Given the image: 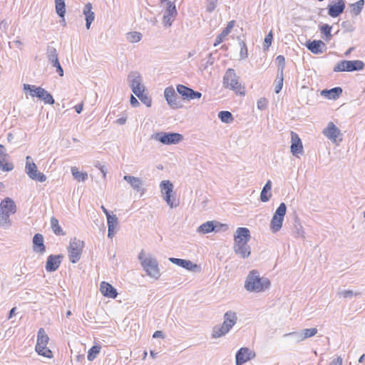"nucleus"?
I'll use <instances>...</instances> for the list:
<instances>
[{"label":"nucleus","instance_id":"obj_1","mask_svg":"<svg viewBox=\"0 0 365 365\" xmlns=\"http://www.w3.org/2000/svg\"><path fill=\"white\" fill-rule=\"evenodd\" d=\"M251 238L250 232L247 227H238L234 236L235 252L242 258H247L251 254L248 242Z\"/></svg>","mask_w":365,"mask_h":365},{"label":"nucleus","instance_id":"obj_2","mask_svg":"<svg viewBox=\"0 0 365 365\" xmlns=\"http://www.w3.org/2000/svg\"><path fill=\"white\" fill-rule=\"evenodd\" d=\"M271 285L270 281L268 278L260 277L257 270L253 269L248 274L245 283V288L251 292H262L269 288Z\"/></svg>","mask_w":365,"mask_h":365},{"label":"nucleus","instance_id":"obj_3","mask_svg":"<svg viewBox=\"0 0 365 365\" xmlns=\"http://www.w3.org/2000/svg\"><path fill=\"white\" fill-rule=\"evenodd\" d=\"M237 320V317L235 312L232 311L227 312L224 314V322L222 324L220 327L215 326L213 327L212 337L215 339L219 338L228 333L236 324Z\"/></svg>","mask_w":365,"mask_h":365},{"label":"nucleus","instance_id":"obj_4","mask_svg":"<svg viewBox=\"0 0 365 365\" xmlns=\"http://www.w3.org/2000/svg\"><path fill=\"white\" fill-rule=\"evenodd\" d=\"M223 86L234 91L237 94L245 95L244 88L239 82V77L232 68H229L223 77Z\"/></svg>","mask_w":365,"mask_h":365},{"label":"nucleus","instance_id":"obj_5","mask_svg":"<svg viewBox=\"0 0 365 365\" xmlns=\"http://www.w3.org/2000/svg\"><path fill=\"white\" fill-rule=\"evenodd\" d=\"M160 5L165 6L163 11V24L164 26L170 27L178 15L175 4L169 0H160Z\"/></svg>","mask_w":365,"mask_h":365},{"label":"nucleus","instance_id":"obj_6","mask_svg":"<svg viewBox=\"0 0 365 365\" xmlns=\"http://www.w3.org/2000/svg\"><path fill=\"white\" fill-rule=\"evenodd\" d=\"M152 138L163 145H175L183 140L182 135L178 133L158 132L153 134Z\"/></svg>","mask_w":365,"mask_h":365},{"label":"nucleus","instance_id":"obj_7","mask_svg":"<svg viewBox=\"0 0 365 365\" xmlns=\"http://www.w3.org/2000/svg\"><path fill=\"white\" fill-rule=\"evenodd\" d=\"M364 63L360 60H343L336 64L333 68V71L334 72H351L356 71H361L364 68Z\"/></svg>","mask_w":365,"mask_h":365},{"label":"nucleus","instance_id":"obj_8","mask_svg":"<svg viewBox=\"0 0 365 365\" xmlns=\"http://www.w3.org/2000/svg\"><path fill=\"white\" fill-rule=\"evenodd\" d=\"M287 212L285 203L282 202L274 212L270 222V230L273 233L280 230L282 227L284 216Z\"/></svg>","mask_w":365,"mask_h":365},{"label":"nucleus","instance_id":"obj_9","mask_svg":"<svg viewBox=\"0 0 365 365\" xmlns=\"http://www.w3.org/2000/svg\"><path fill=\"white\" fill-rule=\"evenodd\" d=\"M83 247V241L78 240L76 237L71 239L68 251L69 259L72 263H76L79 261Z\"/></svg>","mask_w":365,"mask_h":365},{"label":"nucleus","instance_id":"obj_10","mask_svg":"<svg viewBox=\"0 0 365 365\" xmlns=\"http://www.w3.org/2000/svg\"><path fill=\"white\" fill-rule=\"evenodd\" d=\"M26 160L25 172L28 176L34 180L41 182H45L46 180V176L43 173L38 171L37 166L35 163L32 161L31 157L27 156Z\"/></svg>","mask_w":365,"mask_h":365},{"label":"nucleus","instance_id":"obj_11","mask_svg":"<svg viewBox=\"0 0 365 365\" xmlns=\"http://www.w3.org/2000/svg\"><path fill=\"white\" fill-rule=\"evenodd\" d=\"M147 275L155 279L160 277V268L157 259L154 257H148L143 261L142 265Z\"/></svg>","mask_w":365,"mask_h":365},{"label":"nucleus","instance_id":"obj_12","mask_svg":"<svg viewBox=\"0 0 365 365\" xmlns=\"http://www.w3.org/2000/svg\"><path fill=\"white\" fill-rule=\"evenodd\" d=\"M322 133L332 143L341 142L342 133L333 122H329L327 126L324 128Z\"/></svg>","mask_w":365,"mask_h":365},{"label":"nucleus","instance_id":"obj_13","mask_svg":"<svg viewBox=\"0 0 365 365\" xmlns=\"http://www.w3.org/2000/svg\"><path fill=\"white\" fill-rule=\"evenodd\" d=\"M164 96L168 104L172 108H182V105L181 101L175 93V89L172 87H167L164 91Z\"/></svg>","mask_w":365,"mask_h":365},{"label":"nucleus","instance_id":"obj_14","mask_svg":"<svg viewBox=\"0 0 365 365\" xmlns=\"http://www.w3.org/2000/svg\"><path fill=\"white\" fill-rule=\"evenodd\" d=\"M177 92L182 96L183 100L190 101L200 98L202 96V93L200 92L195 91L193 89L181 84L177 86Z\"/></svg>","mask_w":365,"mask_h":365},{"label":"nucleus","instance_id":"obj_15","mask_svg":"<svg viewBox=\"0 0 365 365\" xmlns=\"http://www.w3.org/2000/svg\"><path fill=\"white\" fill-rule=\"evenodd\" d=\"M255 354L249 348H240L236 353L235 363L236 365H242L247 361L255 358Z\"/></svg>","mask_w":365,"mask_h":365},{"label":"nucleus","instance_id":"obj_16","mask_svg":"<svg viewBox=\"0 0 365 365\" xmlns=\"http://www.w3.org/2000/svg\"><path fill=\"white\" fill-rule=\"evenodd\" d=\"M169 260L172 263H173L179 267H181L182 268H185V269H187L188 271L197 272H200V270L199 266L197 264H194L193 262H192L190 260H188V259L170 257V258H169Z\"/></svg>","mask_w":365,"mask_h":365},{"label":"nucleus","instance_id":"obj_17","mask_svg":"<svg viewBox=\"0 0 365 365\" xmlns=\"http://www.w3.org/2000/svg\"><path fill=\"white\" fill-rule=\"evenodd\" d=\"M291 153L294 156H298L299 154L303 153V145L301 139L299 135L294 133L291 132Z\"/></svg>","mask_w":365,"mask_h":365},{"label":"nucleus","instance_id":"obj_18","mask_svg":"<svg viewBox=\"0 0 365 365\" xmlns=\"http://www.w3.org/2000/svg\"><path fill=\"white\" fill-rule=\"evenodd\" d=\"M345 7L346 5L344 0H337L336 4L328 6V14L332 18L338 17L344 12Z\"/></svg>","mask_w":365,"mask_h":365},{"label":"nucleus","instance_id":"obj_19","mask_svg":"<svg viewBox=\"0 0 365 365\" xmlns=\"http://www.w3.org/2000/svg\"><path fill=\"white\" fill-rule=\"evenodd\" d=\"M63 257L60 255H51L48 257L46 264V269L47 272H55L58 269L61 264V259Z\"/></svg>","mask_w":365,"mask_h":365},{"label":"nucleus","instance_id":"obj_20","mask_svg":"<svg viewBox=\"0 0 365 365\" xmlns=\"http://www.w3.org/2000/svg\"><path fill=\"white\" fill-rule=\"evenodd\" d=\"M306 46L312 53L314 54H321L326 48V44L321 40L308 41Z\"/></svg>","mask_w":365,"mask_h":365},{"label":"nucleus","instance_id":"obj_21","mask_svg":"<svg viewBox=\"0 0 365 365\" xmlns=\"http://www.w3.org/2000/svg\"><path fill=\"white\" fill-rule=\"evenodd\" d=\"M101 294L106 297L115 299L118 295L117 290L109 283L102 282L100 286Z\"/></svg>","mask_w":365,"mask_h":365},{"label":"nucleus","instance_id":"obj_22","mask_svg":"<svg viewBox=\"0 0 365 365\" xmlns=\"http://www.w3.org/2000/svg\"><path fill=\"white\" fill-rule=\"evenodd\" d=\"M33 250L35 252L43 254L46 251L43 242V237L41 234L37 233L33 237Z\"/></svg>","mask_w":365,"mask_h":365},{"label":"nucleus","instance_id":"obj_23","mask_svg":"<svg viewBox=\"0 0 365 365\" xmlns=\"http://www.w3.org/2000/svg\"><path fill=\"white\" fill-rule=\"evenodd\" d=\"M92 4L91 3H87L84 6L83 13L85 16L86 19V26L87 29H89L91 27V23L95 19V14L92 11Z\"/></svg>","mask_w":365,"mask_h":365},{"label":"nucleus","instance_id":"obj_24","mask_svg":"<svg viewBox=\"0 0 365 365\" xmlns=\"http://www.w3.org/2000/svg\"><path fill=\"white\" fill-rule=\"evenodd\" d=\"M123 180L129 183L132 188L136 192H140L141 190L143 182L140 178L131 175H124Z\"/></svg>","mask_w":365,"mask_h":365},{"label":"nucleus","instance_id":"obj_25","mask_svg":"<svg viewBox=\"0 0 365 365\" xmlns=\"http://www.w3.org/2000/svg\"><path fill=\"white\" fill-rule=\"evenodd\" d=\"M108 237L113 238L115 233V228L118 224V220L115 215H111L107 217Z\"/></svg>","mask_w":365,"mask_h":365},{"label":"nucleus","instance_id":"obj_26","mask_svg":"<svg viewBox=\"0 0 365 365\" xmlns=\"http://www.w3.org/2000/svg\"><path fill=\"white\" fill-rule=\"evenodd\" d=\"M0 209L6 210L10 214H14L16 212V206L14 201L10 197H6L0 203Z\"/></svg>","mask_w":365,"mask_h":365},{"label":"nucleus","instance_id":"obj_27","mask_svg":"<svg viewBox=\"0 0 365 365\" xmlns=\"http://www.w3.org/2000/svg\"><path fill=\"white\" fill-rule=\"evenodd\" d=\"M8 154L6 152L4 146L0 144V169L4 172H9L14 169L13 164H3Z\"/></svg>","mask_w":365,"mask_h":365},{"label":"nucleus","instance_id":"obj_28","mask_svg":"<svg viewBox=\"0 0 365 365\" xmlns=\"http://www.w3.org/2000/svg\"><path fill=\"white\" fill-rule=\"evenodd\" d=\"M48 341H49V337L46 334L44 329L40 328L38 331L37 343H36V347L37 349H40V348L43 349V346L47 347Z\"/></svg>","mask_w":365,"mask_h":365},{"label":"nucleus","instance_id":"obj_29","mask_svg":"<svg viewBox=\"0 0 365 365\" xmlns=\"http://www.w3.org/2000/svg\"><path fill=\"white\" fill-rule=\"evenodd\" d=\"M342 93V88L340 87H335L331 89H324L321 91V95L328 99H336Z\"/></svg>","mask_w":365,"mask_h":365},{"label":"nucleus","instance_id":"obj_30","mask_svg":"<svg viewBox=\"0 0 365 365\" xmlns=\"http://www.w3.org/2000/svg\"><path fill=\"white\" fill-rule=\"evenodd\" d=\"M234 21H230L223 31L216 37L214 46H217L223 41L225 38L231 32L234 26Z\"/></svg>","mask_w":365,"mask_h":365},{"label":"nucleus","instance_id":"obj_31","mask_svg":"<svg viewBox=\"0 0 365 365\" xmlns=\"http://www.w3.org/2000/svg\"><path fill=\"white\" fill-rule=\"evenodd\" d=\"M272 190V182L271 180H267L265 185H264L261 193H260V200L263 202H266L269 200L272 197L271 193Z\"/></svg>","mask_w":365,"mask_h":365},{"label":"nucleus","instance_id":"obj_32","mask_svg":"<svg viewBox=\"0 0 365 365\" xmlns=\"http://www.w3.org/2000/svg\"><path fill=\"white\" fill-rule=\"evenodd\" d=\"M128 81L130 82V86L131 89L133 88L139 87L142 86V78L138 72L132 71L128 74Z\"/></svg>","mask_w":365,"mask_h":365},{"label":"nucleus","instance_id":"obj_33","mask_svg":"<svg viewBox=\"0 0 365 365\" xmlns=\"http://www.w3.org/2000/svg\"><path fill=\"white\" fill-rule=\"evenodd\" d=\"M216 230L215 221H207L202 223L197 228V232L202 234H207Z\"/></svg>","mask_w":365,"mask_h":365},{"label":"nucleus","instance_id":"obj_34","mask_svg":"<svg viewBox=\"0 0 365 365\" xmlns=\"http://www.w3.org/2000/svg\"><path fill=\"white\" fill-rule=\"evenodd\" d=\"M37 98L41 101H43L45 104L53 105L55 103V101L52 96V95L46 91L44 88H41V93L38 94Z\"/></svg>","mask_w":365,"mask_h":365},{"label":"nucleus","instance_id":"obj_35","mask_svg":"<svg viewBox=\"0 0 365 365\" xmlns=\"http://www.w3.org/2000/svg\"><path fill=\"white\" fill-rule=\"evenodd\" d=\"M10 213L6 210L0 209V226L4 228H8L11 226Z\"/></svg>","mask_w":365,"mask_h":365},{"label":"nucleus","instance_id":"obj_36","mask_svg":"<svg viewBox=\"0 0 365 365\" xmlns=\"http://www.w3.org/2000/svg\"><path fill=\"white\" fill-rule=\"evenodd\" d=\"M46 56L48 61L53 64L58 61V53L56 49L51 46H48L46 48Z\"/></svg>","mask_w":365,"mask_h":365},{"label":"nucleus","instance_id":"obj_37","mask_svg":"<svg viewBox=\"0 0 365 365\" xmlns=\"http://www.w3.org/2000/svg\"><path fill=\"white\" fill-rule=\"evenodd\" d=\"M23 87H24V91L25 92L29 91V94L31 97H36V98H38V96H39L38 94L41 93V91L42 88L41 87H37L34 85L26 84V83H24L23 85Z\"/></svg>","mask_w":365,"mask_h":365},{"label":"nucleus","instance_id":"obj_38","mask_svg":"<svg viewBox=\"0 0 365 365\" xmlns=\"http://www.w3.org/2000/svg\"><path fill=\"white\" fill-rule=\"evenodd\" d=\"M160 187L163 195L171 194L173 190V185L169 180H163L160 184Z\"/></svg>","mask_w":365,"mask_h":365},{"label":"nucleus","instance_id":"obj_39","mask_svg":"<svg viewBox=\"0 0 365 365\" xmlns=\"http://www.w3.org/2000/svg\"><path fill=\"white\" fill-rule=\"evenodd\" d=\"M71 173L74 179L78 182H84L88 179L87 173L80 172L76 167L71 168Z\"/></svg>","mask_w":365,"mask_h":365},{"label":"nucleus","instance_id":"obj_40","mask_svg":"<svg viewBox=\"0 0 365 365\" xmlns=\"http://www.w3.org/2000/svg\"><path fill=\"white\" fill-rule=\"evenodd\" d=\"M51 225L53 232L56 235H65V233L63 232L61 226L59 225L58 220L56 217H51Z\"/></svg>","mask_w":365,"mask_h":365},{"label":"nucleus","instance_id":"obj_41","mask_svg":"<svg viewBox=\"0 0 365 365\" xmlns=\"http://www.w3.org/2000/svg\"><path fill=\"white\" fill-rule=\"evenodd\" d=\"M55 7L57 14L63 18L66 13V5L64 0L55 1Z\"/></svg>","mask_w":365,"mask_h":365},{"label":"nucleus","instance_id":"obj_42","mask_svg":"<svg viewBox=\"0 0 365 365\" xmlns=\"http://www.w3.org/2000/svg\"><path fill=\"white\" fill-rule=\"evenodd\" d=\"M218 118L222 122L225 123H230L234 120L232 114L230 111L227 110L220 111L218 113Z\"/></svg>","mask_w":365,"mask_h":365},{"label":"nucleus","instance_id":"obj_43","mask_svg":"<svg viewBox=\"0 0 365 365\" xmlns=\"http://www.w3.org/2000/svg\"><path fill=\"white\" fill-rule=\"evenodd\" d=\"M331 29L332 26L327 24L322 25L319 28L321 33L325 36L324 38L326 41L331 40L332 38V35L331 34Z\"/></svg>","mask_w":365,"mask_h":365},{"label":"nucleus","instance_id":"obj_44","mask_svg":"<svg viewBox=\"0 0 365 365\" xmlns=\"http://www.w3.org/2000/svg\"><path fill=\"white\" fill-rule=\"evenodd\" d=\"M364 5V0H359L354 4H351L350 6L351 7V13L354 16H358L361 12L363 7Z\"/></svg>","mask_w":365,"mask_h":365},{"label":"nucleus","instance_id":"obj_45","mask_svg":"<svg viewBox=\"0 0 365 365\" xmlns=\"http://www.w3.org/2000/svg\"><path fill=\"white\" fill-rule=\"evenodd\" d=\"M283 336L285 338L291 337L292 339V341L295 342V343H299V342L304 341L302 334L300 331L287 333V334H284Z\"/></svg>","mask_w":365,"mask_h":365},{"label":"nucleus","instance_id":"obj_46","mask_svg":"<svg viewBox=\"0 0 365 365\" xmlns=\"http://www.w3.org/2000/svg\"><path fill=\"white\" fill-rule=\"evenodd\" d=\"M293 235L297 238H299V237L304 238V231L303 227L298 222H296L294 224V230H293Z\"/></svg>","mask_w":365,"mask_h":365},{"label":"nucleus","instance_id":"obj_47","mask_svg":"<svg viewBox=\"0 0 365 365\" xmlns=\"http://www.w3.org/2000/svg\"><path fill=\"white\" fill-rule=\"evenodd\" d=\"M126 38L130 43H137L141 40L142 34L140 32L132 31L127 34Z\"/></svg>","mask_w":365,"mask_h":365},{"label":"nucleus","instance_id":"obj_48","mask_svg":"<svg viewBox=\"0 0 365 365\" xmlns=\"http://www.w3.org/2000/svg\"><path fill=\"white\" fill-rule=\"evenodd\" d=\"M283 81L284 73H277L274 86V91L276 93H279L281 91L283 86Z\"/></svg>","mask_w":365,"mask_h":365},{"label":"nucleus","instance_id":"obj_49","mask_svg":"<svg viewBox=\"0 0 365 365\" xmlns=\"http://www.w3.org/2000/svg\"><path fill=\"white\" fill-rule=\"evenodd\" d=\"M302 334V337H303V340H305L308 338H310V337H312L314 336V335H316L317 334V328H309V329H304L300 331Z\"/></svg>","mask_w":365,"mask_h":365},{"label":"nucleus","instance_id":"obj_50","mask_svg":"<svg viewBox=\"0 0 365 365\" xmlns=\"http://www.w3.org/2000/svg\"><path fill=\"white\" fill-rule=\"evenodd\" d=\"M277 63V73H284L285 67V58L282 55H279L276 58Z\"/></svg>","mask_w":365,"mask_h":365},{"label":"nucleus","instance_id":"obj_51","mask_svg":"<svg viewBox=\"0 0 365 365\" xmlns=\"http://www.w3.org/2000/svg\"><path fill=\"white\" fill-rule=\"evenodd\" d=\"M101 347L98 346H92L88 353V360L93 361L100 352Z\"/></svg>","mask_w":365,"mask_h":365},{"label":"nucleus","instance_id":"obj_52","mask_svg":"<svg viewBox=\"0 0 365 365\" xmlns=\"http://www.w3.org/2000/svg\"><path fill=\"white\" fill-rule=\"evenodd\" d=\"M35 349H36V351L38 353V354H39L41 356H43L48 359H51L53 357L52 351L48 347L43 346V349H42V348L37 349L36 347Z\"/></svg>","mask_w":365,"mask_h":365},{"label":"nucleus","instance_id":"obj_53","mask_svg":"<svg viewBox=\"0 0 365 365\" xmlns=\"http://www.w3.org/2000/svg\"><path fill=\"white\" fill-rule=\"evenodd\" d=\"M359 293L354 292L352 290H340L338 292V295L343 297L344 298H351L354 296L359 295Z\"/></svg>","mask_w":365,"mask_h":365},{"label":"nucleus","instance_id":"obj_54","mask_svg":"<svg viewBox=\"0 0 365 365\" xmlns=\"http://www.w3.org/2000/svg\"><path fill=\"white\" fill-rule=\"evenodd\" d=\"M272 38H273V35H272V31H271L269 32V34L264 38V45H263L264 49L268 48L271 46Z\"/></svg>","mask_w":365,"mask_h":365},{"label":"nucleus","instance_id":"obj_55","mask_svg":"<svg viewBox=\"0 0 365 365\" xmlns=\"http://www.w3.org/2000/svg\"><path fill=\"white\" fill-rule=\"evenodd\" d=\"M138 98L140 100V101L144 103L147 107H150L152 104V100L151 98L148 96L147 95H145L144 93L142 94L140 96L138 97Z\"/></svg>","mask_w":365,"mask_h":365},{"label":"nucleus","instance_id":"obj_56","mask_svg":"<svg viewBox=\"0 0 365 365\" xmlns=\"http://www.w3.org/2000/svg\"><path fill=\"white\" fill-rule=\"evenodd\" d=\"M240 45L241 46L240 56L242 58H245L247 56V48L244 41H240Z\"/></svg>","mask_w":365,"mask_h":365},{"label":"nucleus","instance_id":"obj_57","mask_svg":"<svg viewBox=\"0 0 365 365\" xmlns=\"http://www.w3.org/2000/svg\"><path fill=\"white\" fill-rule=\"evenodd\" d=\"M215 226L216 227V230L214 232H217L220 231H226L228 229V225L226 224H222L219 222L215 221Z\"/></svg>","mask_w":365,"mask_h":365},{"label":"nucleus","instance_id":"obj_58","mask_svg":"<svg viewBox=\"0 0 365 365\" xmlns=\"http://www.w3.org/2000/svg\"><path fill=\"white\" fill-rule=\"evenodd\" d=\"M164 200L167 202V204L170 206V208L176 207L178 204H174L173 201L171 200V194L163 195Z\"/></svg>","mask_w":365,"mask_h":365},{"label":"nucleus","instance_id":"obj_59","mask_svg":"<svg viewBox=\"0 0 365 365\" xmlns=\"http://www.w3.org/2000/svg\"><path fill=\"white\" fill-rule=\"evenodd\" d=\"M217 0H207V11L212 12L215 10Z\"/></svg>","mask_w":365,"mask_h":365},{"label":"nucleus","instance_id":"obj_60","mask_svg":"<svg viewBox=\"0 0 365 365\" xmlns=\"http://www.w3.org/2000/svg\"><path fill=\"white\" fill-rule=\"evenodd\" d=\"M9 45L10 48L16 47L21 50V49H22L23 43L20 40H15L12 42H9Z\"/></svg>","mask_w":365,"mask_h":365},{"label":"nucleus","instance_id":"obj_61","mask_svg":"<svg viewBox=\"0 0 365 365\" xmlns=\"http://www.w3.org/2000/svg\"><path fill=\"white\" fill-rule=\"evenodd\" d=\"M132 91L138 96H140L142 94H143V92H144V86L143 85L139 86V87H135V88H132Z\"/></svg>","mask_w":365,"mask_h":365},{"label":"nucleus","instance_id":"obj_62","mask_svg":"<svg viewBox=\"0 0 365 365\" xmlns=\"http://www.w3.org/2000/svg\"><path fill=\"white\" fill-rule=\"evenodd\" d=\"M52 66L56 68V72L58 73L60 76H63V69L61 67L59 61H56V63H53Z\"/></svg>","mask_w":365,"mask_h":365},{"label":"nucleus","instance_id":"obj_63","mask_svg":"<svg viewBox=\"0 0 365 365\" xmlns=\"http://www.w3.org/2000/svg\"><path fill=\"white\" fill-rule=\"evenodd\" d=\"M257 108L259 109V110H264L267 107V101L265 98H260L259 100H258L257 101Z\"/></svg>","mask_w":365,"mask_h":365},{"label":"nucleus","instance_id":"obj_64","mask_svg":"<svg viewBox=\"0 0 365 365\" xmlns=\"http://www.w3.org/2000/svg\"><path fill=\"white\" fill-rule=\"evenodd\" d=\"M329 365H342V359L341 357H338L331 361Z\"/></svg>","mask_w":365,"mask_h":365}]
</instances>
